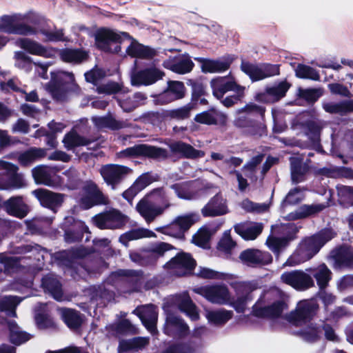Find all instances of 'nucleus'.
<instances>
[{
    "instance_id": "nucleus-43",
    "label": "nucleus",
    "mask_w": 353,
    "mask_h": 353,
    "mask_svg": "<svg viewBox=\"0 0 353 353\" xmlns=\"http://www.w3.org/2000/svg\"><path fill=\"white\" fill-rule=\"evenodd\" d=\"M149 343V339L146 337H136L128 341H121L119 343V350L121 351H128L130 350H136L143 348Z\"/></svg>"
},
{
    "instance_id": "nucleus-11",
    "label": "nucleus",
    "mask_w": 353,
    "mask_h": 353,
    "mask_svg": "<svg viewBox=\"0 0 353 353\" xmlns=\"http://www.w3.org/2000/svg\"><path fill=\"white\" fill-rule=\"evenodd\" d=\"M281 281L297 290H305L314 285L312 277L305 272L294 270L283 273Z\"/></svg>"
},
{
    "instance_id": "nucleus-30",
    "label": "nucleus",
    "mask_w": 353,
    "mask_h": 353,
    "mask_svg": "<svg viewBox=\"0 0 353 353\" xmlns=\"http://www.w3.org/2000/svg\"><path fill=\"white\" fill-rule=\"evenodd\" d=\"M154 181V179L148 173L143 174L134 181L130 188L123 193V197L128 201H131L138 192L145 188Z\"/></svg>"
},
{
    "instance_id": "nucleus-25",
    "label": "nucleus",
    "mask_w": 353,
    "mask_h": 353,
    "mask_svg": "<svg viewBox=\"0 0 353 353\" xmlns=\"http://www.w3.org/2000/svg\"><path fill=\"white\" fill-rule=\"evenodd\" d=\"M263 225L260 223L245 221L234 226L235 232L245 240H254L262 232Z\"/></svg>"
},
{
    "instance_id": "nucleus-34",
    "label": "nucleus",
    "mask_w": 353,
    "mask_h": 353,
    "mask_svg": "<svg viewBox=\"0 0 353 353\" xmlns=\"http://www.w3.org/2000/svg\"><path fill=\"white\" fill-rule=\"evenodd\" d=\"M58 311L69 328L77 329L81 325L82 319L77 311L68 308H60Z\"/></svg>"
},
{
    "instance_id": "nucleus-61",
    "label": "nucleus",
    "mask_w": 353,
    "mask_h": 353,
    "mask_svg": "<svg viewBox=\"0 0 353 353\" xmlns=\"http://www.w3.org/2000/svg\"><path fill=\"white\" fill-rule=\"evenodd\" d=\"M304 197L303 190L300 188H295L290 190L283 201L284 207L287 205L296 204L301 201Z\"/></svg>"
},
{
    "instance_id": "nucleus-7",
    "label": "nucleus",
    "mask_w": 353,
    "mask_h": 353,
    "mask_svg": "<svg viewBox=\"0 0 353 353\" xmlns=\"http://www.w3.org/2000/svg\"><path fill=\"white\" fill-rule=\"evenodd\" d=\"M317 308V304L312 301H301L298 303L296 309L286 316V319L294 325H301L310 319Z\"/></svg>"
},
{
    "instance_id": "nucleus-10",
    "label": "nucleus",
    "mask_w": 353,
    "mask_h": 353,
    "mask_svg": "<svg viewBox=\"0 0 353 353\" xmlns=\"http://www.w3.org/2000/svg\"><path fill=\"white\" fill-rule=\"evenodd\" d=\"M204 217H215L229 213L228 201L221 194H217L210 199L201 210Z\"/></svg>"
},
{
    "instance_id": "nucleus-6",
    "label": "nucleus",
    "mask_w": 353,
    "mask_h": 353,
    "mask_svg": "<svg viewBox=\"0 0 353 353\" xmlns=\"http://www.w3.org/2000/svg\"><path fill=\"white\" fill-rule=\"evenodd\" d=\"M96 46L105 52L117 53L121 48L118 45L121 41V35L113 30L102 28L99 30L94 35Z\"/></svg>"
},
{
    "instance_id": "nucleus-26",
    "label": "nucleus",
    "mask_w": 353,
    "mask_h": 353,
    "mask_svg": "<svg viewBox=\"0 0 353 353\" xmlns=\"http://www.w3.org/2000/svg\"><path fill=\"white\" fill-rule=\"evenodd\" d=\"M17 167L10 163L0 160V170L6 172V178L9 189L20 188L24 186L23 179L21 174H18Z\"/></svg>"
},
{
    "instance_id": "nucleus-4",
    "label": "nucleus",
    "mask_w": 353,
    "mask_h": 353,
    "mask_svg": "<svg viewBox=\"0 0 353 353\" xmlns=\"http://www.w3.org/2000/svg\"><path fill=\"white\" fill-rule=\"evenodd\" d=\"M193 292L216 305H230L231 294L225 285H208L194 288Z\"/></svg>"
},
{
    "instance_id": "nucleus-49",
    "label": "nucleus",
    "mask_w": 353,
    "mask_h": 353,
    "mask_svg": "<svg viewBox=\"0 0 353 353\" xmlns=\"http://www.w3.org/2000/svg\"><path fill=\"white\" fill-rule=\"evenodd\" d=\"M46 155V150L41 148H31L21 154L18 159L22 165H28Z\"/></svg>"
},
{
    "instance_id": "nucleus-64",
    "label": "nucleus",
    "mask_w": 353,
    "mask_h": 353,
    "mask_svg": "<svg viewBox=\"0 0 353 353\" xmlns=\"http://www.w3.org/2000/svg\"><path fill=\"white\" fill-rule=\"evenodd\" d=\"M172 246L166 243L161 242L154 245L150 249V252H148L145 256L159 257L163 255L165 252L170 250Z\"/></svg>"
},
{
    "instance_id": "nucleus-8",
    "label": "nucleus",
    "mask_w": 353,
    "mask_h": 353,
    "mask_svg": "<svg viewBox=\"0 0 353 353\" xmlns=\"http://www.w3.org/2000/svg\"><path fill=\"white\" fill-rule=\"evenodd\" d=\"M93 220L100 229H116L123 226L128 219L119 210H112L95 216Z\"/></svg>"
},
{
    "instance_id": "nucleus-48",
    "label": "nucleus",
    "mask_w": 353,
    "mask_h": 353,
    "mask_svg": "<svg viewBox=\"0 0 353 353\" xmlns=\"http://www.w3.org/2000/svg\"><path fill=\"white\" fill-rule=\"evenodd\" d=\"M60 55L63 61L74 63H80L87 57L85 52L72 49L64 50L61 52Z\"/></svg>"
},
{
    "instance_id": "nucleus-40",
    "label": "nucleus",
    "mask_w": 353,
    "mask_h": 353,
    "mask_svg": "<svg viewBox=\"0 0 353 353\" xmlns=\"http://www.w3.org/2000/svg\"><path fill=\"white\" fill-rule=\"evenodd\" d=\"M92 121L99 128H108L112 130H118L125 126L123 122L116 120L111 115L93 117Z\"/></svg>"
},
{
    "instance_id": "nucleus-52",
    "label": "nucleus",
    "mask_w": 353,
    "mask_h": 353,
    "mask_svg": "<svg viewBox=\"0 0 353 353\" xmlns=\"http://www.w3.org/2000/svg\"><path fill=\"white\" fill-rule=\"evenodd\" d=\"M181 310L185 312L192 320H197L199 317L196 305L188 296H185L179 303Z\"/></svg>"
},
{
    "instance_id": "nucleus-45",
    "label": "nucleus",
    "mask_w": 353,
    "mask_h": 353,
    "mask_svg": "<svg viewBox=\"0 0 353 353\" xmlns=\"http://www.w3.org/2000/svg\"><path fill=\"white\" fill-rule=\"evenodd\" d=\"M42 284L55 299L58 301L61 300L62 291L59 281L48 276L43 279Z\"/></svg>"
},
{
    "instance_id": "nucleus-5",
    "label": "nucleus",
    "mask_w": 353,
    "mask_h": 353,
    "mask_svg": "<svg viewBox=\"0 0 353 353\" xmlns=\"http://www.w3.org/2000/svg\"><path fill=\"white\" fill-rule=\"evenodd\" d=\"M24 17L18 14L0 17V32L21 35H32L36 29L23 22Z\"/></svg>"
},
{
    "instance_id": "nucleus-22",
    "label": "nucleus",
    "mask_w": 353,
    "mask_h": 353,
    "mask_svg": "<svg viewBox=\"0 0 353 353\" xmlns=\"http://www.w3.org/2000/svg\"><path fill=\"white\" fill-rule=\"evenodd\" d=\"M32 193L42 205L52 210L60 206L63 201V194L54 193L48 190L38 189L33 191Z\"/></svg>"
},
{
    "instance_id": "nucleus-47",
    "label": "nucleus",
    "mask_w": 353,
    "mask_h": 353,
    "mask_svg": "<svg viewBox=\"0 0 353 353\" xmlns=\"http://www.w3.org/2000/svg\"><path fill=\"white\" fill-rule=\"evenodd\" d=\"M176 223L179 225V233L184 236V233L199 220V216L195 213H190L176 218Z\"/></svg>"
},
{
    "instance_id": "nucleus-27",
    "label": "nucleus",
    "mask_w": 353,
    "mask_h": 353,
    "mask_svg": "<svg viewBox=\"0 0 353 353\" xmlns=\"http://www.w3.org/2000/svg\"><path fill=\"white\" fill-rule=\"evenodd\" d=\"M172 152L188 159H196L205 155L203 151L194 149L191 145L182 141H176L169 145Z\"/></svg>"
},
{
    "instance_id": "nucleus-62",
    "label": "nucleus",
    "mask_w": 353,
    "mask_h": 353,
    "mask_svg": "<svg viewBox=\"0 0 353 353\" xmlns=\"http://www.w3.org/2000/svg\"><path fill=\"white\" fill-rule=\"evenodd\" d=\"M235 246L236 243L231 238L230 231L225 232L218 244V248L223 252H229Z\"/></svg>"
},
{
    "instance_id": "nucleus-14",
    "label": "nucleus",
    "mask_w": 353,
    "mask_h": 353,
    "mask_svg": "<svg viewBox=\"0 0 353 353\" xmlns=\"http://www.w3.org/2000/svg\"><path fill=\"white\" fill-rule=\"evenodd\" d=\"M123 157H148L152 158L165 157V150L144 144L128 148L121 152Z\"/></svg>"
},
{
    "instance_id": "nucleus-3",
    "label": "nucleus",
    "mask_w": 353,
    "mask_h": 353,
    "mask_svg": "<svg viewBox=\"0 0 353 353\" xmlns=\"http://www.w3.org/2000/svg\"><path fill=\"white\" fill-rule=\"evenodd\" d=\"M236 299L230 303L237 312H244L247 305L253 299V292L259 288L256 281H238L232 284Z\"/></svg>"
},
{
    "instance_id": "nucleus-31",
    "label": "nucleus",
    "mask_w": 353,
    "mask_h": 353,
    "mask_svg": "<svg viewBox=\"0 0 353 353\" xmlns=\"http://www.w3.org/2000/svg\"><path fill=\"white\" fill-rule=\"evenodd\" d=\"M326 206L323 204L303 205L294 212L287 215L288 220H296L315 214L323 210Z\"/></svg>"
},
{
    "instance_id": "nucleus-29",
    "label": "nucleus",
    "mask_w": 353,
    "mask_h": 353,
    "mask_svg": "<svg viewBox=\"0 0 353 353\" xmlns=\"http://www.w3.org/2000/svg\"><path fill=\"white\" fill-rule=\"evenodd\" d=\"M210 85L213 90V94L217 99L222 98L226 92L236 89L239 86L234 81L226 77H216L212 79Z\"/></svg>"
},
{
    "instance_id": "nucleus-58",
    "label": "nucleus",
    "mask_w": 353,
    "mask_h": 353,
    "mask_svg": "<svg viewBox=\"0 0 353 353\" xmlns=\"http://www.w3.org/2000/svg\"><path fill=\"white\" fill-rule=\"evenodd\" d=\"M240 206L245 211L250 212H263L269 208V205L265 203H255L248 199L243 200L240 203Z\"/></svg>"
},
{
    "instance_id": "nucleus-37",
    "label": "nucleus",
    "mask_w": 353,
    "mask_h": 353,
    "mask_svg": "<svg viewBox=\"0 0 353 353\" xmlns=\"http://www.w3.org/2000/svg\"><path fill=\"white\" fill-rule=\"evenodd\" d=\"M196 59L201 63V70L204 72H221L227 70L230 65L228 63L220 61L203 58H198Z\"/></svg>"
},
{
    "instance_id": "nucleus-53",
    "label": "nucleus",
    "mask_w": 353,
    "mask_h": 353,
    "mask_svg": "<svg viewBox=\"0 0 353 353\" xmlns=\"http://www.w3.org/2000/svg\"><path fill=\"white\" fill-rule=\"evenodd\" d=\"M63 142L65 147L68 149H71L79 145H85L89 143L88 140L73 132L67 134L65 136Z\"/></svg>"
},
{
    "instance_id": "nucleus-56",
    "label": "nucleus",
    "mask_w": 353,
    "mask_h": 353,
    "mask_svg": "<svg viewBox=\"0 0 353 353\" xmlns=\"http://www.w3.org/2000/svg\"><path fill=\"white\" fill-rule=\"evenodd\" d=\"M321 330L318 327L310 324L301 331L302 338L308 341L313 342L319 339Z\"/></svg>"
},
{
    "instance_id": "nucleus-55",
    "label": "nucleus",
    "mask_w": 353,
    "mask_h": 353,
    "mask_svg": "<svg viewBox=\"0 0 353 353\" xmlns=\"http://www.w3.org/2000/svg\"><path fill=\"white\" fill-rule=\"evenodd\" d=\"M295 72L296 77L299 78L310 79L314 81L319 80L318 72L310 66L299 64L297 65Z\"/></svg>"
},
{
    "instance_id": "nucleus-19",
    "label": "nucleus",
    "mask_w": 353,
    "mask_h": 353,
    "mask_svg": "<svg viewBox=\"0 0 353 353\" xmlns=\"http://www.w3.org/2000/svg\"><path fill=\"white\" fill-rule=\"evenodd\" d=\"M17 45L23 50L33 55L51 58L54 57L55 54V51L52 48H46L30 39H20L17 41Z\"/></svg>"
},
{
    "instance_id": "nucleus-42",
    "label": "nucleus",
    "mask_w": 353,
    "mask_h": 353,
    "mask_svg": "<svg viewBox=\"0 0 353 353\" xmlns=\"http://www.w3.org/2000/svg\"><path fill=\"white\" fill-rule=\"evenodd\" d=\"M313 275L320 288L326 287L332 278V272L325 264H321L314 269Z\"/></svg>"
},
{
    "instance_id": "nucleus-50",
    "label": "nucleus",
    "mask_w": 353,
    "mask_h": 353,
    "mask_svg": "<svg viewBox=\"0 0 353 353\" xmlns=\"http://www.w3.org/2000/svg\"><path fill=\"white\" fill-rule=\"evenodd\" d=\"M188 329V326L184 322L174 315H169L166 319L165 332L170 334L172 331H179L185 332Z\"/></svg>"
},
{
    "instance_id": "nucleus-36",
    "label": "nucleus",
    "mask_w": 353,
    "mask_h": 353,
    "mask_svg": "<svg viewBox=\"0 0 353 353\" xmlns=\"http://www.w3.org/2000/svg\"><path fill=\"white\" fill-rule=\"evenodd\" d=\"M285 307V305L283 302L278 301L268 307H254V312L256 316L275 318L280 316Z\"/></svg>"
},
{
    "instance_id": "nucleus-18",
    "label": "nucleus",
    "mask_w": 353,
    "mask_h": 353,
    "mask_svg": "<svg viewBox=\"0 0 353 353\" xmlns=\"http://www.w3.org/2000/svg\"><path fill=\"white\" fill-rule=\"evenodd\" d=\"M329 260L336 269L353 268V251L346 247H342L333 250Z\"/></svg>"
},
{
    "instance_id": "nucleus-39",
    "label": "nucleus",
    "mask_w": 353,
    "mask_h": 353,
    "mask_svg": "<svg viewBox=\"0 0 353 353\" xmlns=\"http://www.w3.org/2000/svg\"><path fill=\"white\" fill-rule=\"evenodd\" d=\"M22 299L16 296H6L0 298V311L7 315L16 316L15 309Z\"/></svg>"
},
{
    "instance_id": "nucleus-60",
    "label": "nucleus",
    "mask_w": 353,
    "mask_h": 353,
    "mask_svg": "<svg viewBox=\"0 0 353 353\" xmlns=\"http://www.w3.org/2000/svg\"><path fill=\"white\" fill-rule=\"evenodd\" d=\"M244 87L238 86L236 89L232 91L235 92V94L225 97L221 102L224 106L230 108L240 101L244 96Z\"/></svg>"
},
{
    "instance_id": "nucleus-23",
    "label": "nucleus",
    "mask_w": 353,
    "mask_h": 353,
    "mask_svg": "<svg viewBox=\"0 0 353 353\" xmlns=\"http://www.w3.org/2000/svg\"><path fill=\"white\" fill-rule=\"evenodd\" d=\"M165 68L178 74L190 72L194 66V63L189 57L181 55L174 58H170L163 63Z\"/></svg>"
},
{
    "instance_id": "nucleus-44",
    "label": "nucleus",
    "mask_w": 353,
    "mask_h": 353,
    "mask_svg": "<svg viewBox=\"0 0 353 353\" xmlns=\"http://www.w3.org/2000/svg\"><path fill=\"white\" fill-rule=\"evenodd\" d=\"M241 68L253 81L264 79L261 65H254L248 62H242Z\"/></svg>"
},
{
    "instance_id": "nucleus-57",
    "label": "nucleus",
    "mask_w": 353,
    "mask_h": 353,
    "mask_svg": "<svg viewBox=\"0 0 353 353\" xmlns=\"http://www.w3.org/2000/svg\"><path fill=\"white\" fill-rule=\"evenodd\" d=\"M146 99L144 94L138 92L133 95L132 98L129 99V104L128 101H120V105L125 112H130L138 106L142 101Z\"/></svg>"
},
{
    "instance_id": "nucleus-54",
    "label": "nucleus",
    "mask_w": 353,
    "mask_h": 353,
    "mask_svg": "<svg viewBox=\"0 0 353 353\" xmlns=\"http://www.w3.org/2000/svg\"><path fill=\"white\" fill-rule=\"evenodd\" d=\"M292 239L291 236L277 238L271 236L267 239L266 243L272 252L279 254V252L286 247L288 241Z\"/></svg>"
},
{
    "instance_id": "nucleus-20",
    "label": "nucleus",
    "mask_w": 353,
    "mask_h": 353,
    "mask_svg": "<svg viewBox=\"0 0 353 353\" xmlns=\"http://www.w3.org/2000/svg\"><path fill=\"white\" fill-rule=\"evenodd\" d=\"M290 87V84L283 81L277 85L268 88L265 92L256 95V99L264 103H274L278 101L285 95V93Z\"/></svg>"
},
{
    "instance_id": "nucleus-24",
    "label": "nucleus",
    "mask_w": 353,
    "mask_h": 353,
    "mask_svg": "<svg viewBox=\"0 0 353 353\" xmlns=\"http://www.w3.org/2000/svg\"><path fill=\"white\" fill-rule=\"evenodd\" d=\"M85 191L86 196L81 199V205L84 208H90L94 205L105 203L104 195L95 183H88L85 187Z\"/></svg>"
},
{
    "instance_id": "nucleus-15",
    "label": "nucleus",
    "mask_w": 353,
    "mask_h": 353,
    "mask_svg": "<svg viewBox=\"0 0 353 353\" xmlns=\"http://www.w3.org/2000/svg\"><path fill=\"white\" fill-rule=\"evenodd\" d=\"M164 74L157 68H148L134 73L131 77V82L133 85H148L161 79Z\"/></svg>"
},
{
    "instance_id": "nucleus-51",
    "label": "nucleus",
    "mask_w": 353,
    "mask_h": 353,
    "mask_svg": "<svg viewBox=\"0 0 353 353\" xmlns=\"http://www.w3.org/2000/svg\"><path fill=\"white\" fill-rule=\"evenodd\" d=\"M177 196L183 199L191 200L197 196V192L188 185L175 184L172 186Z\"/></svg>"
},
{
    "instance_id": "nucleus-16",
    "label": "nucleus",
    "mask_w": 353,
    "mask_h": 353,
    "mask_svg": "<svg viewBox=\"0 0 353 353\" xmlns=\"http://www.w3.org/2000/svg\"><path fill=\"white\" fill-rule=\"evenodd\" d=\"M194 265V259L185 253L179 254L167 264L172 272L178 276L186 275Z\"/></svg>"
},
{
    "instance_id": "nucleus-12",
    "label": "nucleus",
    "mask_w": 353,
    "mask_h": 353,
    "mask_svg": "<svg viewBox=\"0 0 353 353\" xmlns=\"http://www.w3.org/2000/svg\"><path fill=\"white\" fill-rule=\"evenodd\" d=\"M170 205L168 203L164 207L157 206L150 201L147 197H145L137 204L136 210L145 221L150 223L154 221L157 216L162 214Z\"/></svg>"
},
{
    "instance_id": "nucleus-59",
    "label": "nucleus",
    "mask_w": 353,
    "mask_h": 353,
    "mask_svg": "<svg viewBox=\"0 0 353 353\" xmlns=\"http://www.w3.org/2000/svg\"><path fill=\"white\" fill-rule=\"evenodd\" d=\"M194 106L192 104H187L179 108L172 110L169 112V116L175 119H185L190 117Z\"/></svg>"
},
{
    "instance_id": "nucleus-41",
    "label": "nucleus",
    "mask_w": 353,
    "mask_h": 353,
    "mask_svg": "<svg viewBox=\"0 0 353 353\" xmlns=\"http://www.w3.org/2000/svg\"><path fill=\"white\" fill-rule=\"evenodd\" d=\"M37 183L48 186H54L57 183L52 178L50 172L45 167H38L32 171Z\"/></svg>"
},
{
    "instance_id": "nucleus-9",
    "label": "nucleus",
    "mask_w": 353,
    "mask_h": 353,
    "mask_svg": "<svg viewBox=\"0 0 353 353\" xmlns=\"http://www.w3.org/2000/svg\"><path fill=\"white\" fill-rule=\"evenodd\" d=\"M132 172L130 168L119 164H107L100 169V174L109 185L118 184L124 177Z\"/></svg>"
},
{
    "instance_id": "nucleus-21",
    "label": "nucleus",
    "mask_w": 353,
    "mask_h": 353,
    "mask_svg": "<svg viewBox=\"0 0 353 353\" xmlns=\"http://www.w3.org/2000/svg\"><path fill=\"white\" fill-rule=\"evenodd\" d=\"M134 313H136L139 316L143 324L150 333H157L156 324L158 314L155 306L152 305L144 306L141 309L135 310Z\"/></svg>"
},
{
    "instance_id": "nucleus-63",
    "label": "nucleus",
    "mask_w": 353,
    "mask_h": 353,
    "mask_svg": "<svg viewBox=\"0 0 353 353\" xmlns=\"http://www.w3.org/2000/svg\"><path fill=\"white\" fill-rule=\"evenodd\" d=\"M122 85L116 82H110L97 88V91L100 94H112L121 90Z\"/></svg>"
},
{
    "instance_id": "nucleus-33",
    "label": "nucleus",
    "mask_w": 353,
    "mask_h": 353,
    "mask_svg": "<svg viewBox=\"0 0 353 353\" xmlns=\"http://www.w3.org/2000/svg\"><path fill=\"white\" fill-rule=\"evenodd\" d=\"M127 53L133 57L150 59L156 55L155 50L143 46L134 41L127 48Z\"/></svg>"
},
{
    "instance_id": "nucleus-38",
    "label": "nucleus",
    "mask_w": 353,
    "mask_h": 353,
    "mask_svg": "<svg viewBox=\"0 0 353 353\" xmlns=\"http://www.w3.org/2000/svg\"><path fill=\"white\" fill-rule=\"evenodd\" d=\"M150 237H156L154 232L148 229L138 228L122 234L119 238V241L121 243L127 245L130 241Z\"/></svg>"
},
{
    "instance_id": "nucleus-17",
    "label": "nucleus",
    "mask_w": 353,
    "mask_h": 353,
    "mask_svg": "<svg viewBox=\"0 0 353 353\" xmlns=\"http://www.w3.org/2000/svg\"><path fill=\"white\" fill-rule=\"evenodd\" d=\"M239 258L243 263L250 266L266 265L272 261V257L270 253L254 249L242 252Z\"/></svg>"
},
{
    "instance_id": "nucleus-46",
    "label": "nucleus",
    "mask_w": 353,
    "mask_h": 353,
    "mask_svg": "<svg viewBox=\"0 0 353 353\" xmlns=\"http://www.w3.org/2000/svg\"><path fill=\"white\" fill-rule=\"evenodd\" d=\"M8 327L10 332V340L12 343L16 345H20L30 339V334L21 331L15 322H9Z\"/></svg>"
},
{
    "instance_id": "nucleus-1",
    "label": "nucleus",
    "mask_w": 353,
    "mask_h": 353,
    "mask_svg": "<svg viewBox=\"0 0 353 353\" xmlns=\"http://www.w3.org/2000/svg\"><path fill=\"white\" fill-rule=\"evenodd\" d=\"M335 234L332 230H325L305 239L300 243L295 252L288 259L284 265H295L310 259Z\"/></svg>"
},
{
    "instance_id": "nucleus-2",
    "label": "nucleus",
    "mask_w": 353,
    "mask_h": 353,
    "mask_svg": "<svg viewBox=\"0 0 353 353\" xmlns=\"http://www.w3.org/2000/svg\"><path fill=\"white\" fill-rule=\"evenodd\" d=\"M46 89L54 99L63 101L68 99L71 92H77L79 86L72 73L57 71L51 72V80L46 84Z\"/></svg>"
},
{
    "instance_id": "nucleus-35",
    "label": "nucleus",
    "mask_w": 353,
    "mask_h": 353,
    "mask_svg": "<svg viewBox=\"0 0 353 353\" xmlns=\"http://www.w3.org/2000/svg\"><path fill=\"white\" fill-rule=\"evenodd\" d=\"M8 213L17 217H24L28 212V207L21 196L13 197L6 201Z\"/></svg>"
},
{
    "instance_id": "nucleus-28",
    "label": "nucleus",
    "mask_w": 353,
    "mask_h": 353,
    "mask_svg": "<svg viewBox=\"0 0 353 353\" xmlns=\"http://www.w3.org/2000/svg\"><path fill=\"white\" fill-rule=\"evenodd\" d=\"M323 108L329 114L345 116L353 113V100H343L339 102H325L323 103Z\"/></svg>"
},
{
    "instance_id": "nucleus-32",
    "label": "nucleus",
    "mask_w": 353,
    "mask_h": 353,
    "mask_svg": "<svg viewBox=\"0 0 353 353\" xmlns=\"http://www.w3.org/2000/svg\"><path fill=\"white\" fill-rule=\"evenodd\" d=\"M233 312L225 309L205 311V317L208 321L214 325H221L232 319Z\"/></svg>"
},
{
    "instance_id": "nucleus-13",
    "label": "nucleus",
    "mask_w": 353,
    "mask_h": 353,
    "mask_svg": "<svg viewBox=\"0 0 353 353\" xmlns=\"http://www.w3.org/2000/svg\"><path fill=\"white\" fill-rule=\"evenodd\" d=\"M185 94V86L181 81H168L166 90L156 97L155 103L164 105L181 99Z\"/></svg>"
}]
</instances>
